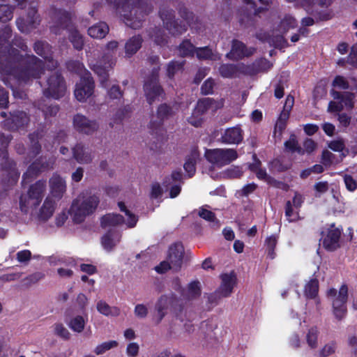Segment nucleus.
<instances>
[{"label":"nucleus","mask_w":357,"mask_h":357,"mask_svg":"<svg viewBox=\"0 0 357 357\" xmlns=\"http://www.w3.org/2000/svg\"><path fill=\"white\" fill-rule=\"evenodd\" d=\"M214 84L215 83L213 79L209 78L206 79L201 87L202 93L206 95L212 93Z\"/></svg>","instance_id":"obj_62"},{"label":"nucleus","mask_w":357,"mask_h":357,"mask_svg":"<svg viewBox=\"0 0 357 357\" xmlns=\"http://www.w3.org/2000/svg\"><path fill=\"white\" fill-rule=\"evenodd\" d=\"M99 203V199L94 195L83 193L77 197L72 204L70 215L74 222L80 223L92 214Z\"/></svg>","instance_id":"obj_3"},{"label":"nucleus","mask_w":357,"mask_h":357,"mask_svg":"<svg viewBox=\"0 0 357 357\" xmlns=\"http://www.w3.org/2000/svg\"><path fill=\"white\" fill-rule=\"evenodd\" d=\"M70 18L68 14L65 17L63 24H66V31L68 33L70 40L73 43L74 47L77 50H81L84 45V39L82 36L73 26L69 25Z\"/></svg>","instance_id":"obj_25"},{"label":"nucleus","mask_w":357,"mask_h":357,"mask_svg":"<svg viewBox=\"0 0 357 357\" xmlns=\"http://www.w3.org/2000/svg\"><path fill=\"white\" fill-rule=\"evenodd\" d=\"M73 155L79 163H89L93 159L91 151L82 144H77L73 149Z\"/></svg>","instance_id":"obj_29"},{"label":"nucleus","mask_w":357,"mask_h":357,"mask_svg":"<svg viewBox=\"0 0 357 357\" xmlns=\"http://www.w3.org/2000/svg\"><path fill=\"white\" fill-rule=\"evenodd\" d=\"M200 285L199 282H192L188 287V298L190 299L195 298L200 295Z\"/></svg>","instance_id":"obj_52"},{"label":"nucleus","mask_w":357,"mask_h":357,"mask_svg":"<svg viewBox=\"0 0 357 357\" xmlns=\"http://www.w3.org/2000/svg\"><path fill=\"white\" fill-rule=\"evenodd\" d=\"M319 291V282L317 279H311L307 282L304 288V294L307 299H314L317 305H319V300L317 298Z\"/></svg>","instance_id":"obj_32"},{"label":"nucleus","mask_w":357,"mask_h":357,"mask_svg":"<svg viewBox=\"0 0 357 357\" xmlns=\"http://www.w3.org/2000/svg\"><path fill=\"white\" fill-rule=\"evenodd\" d=\"M224 102L222 100L215 101L212 98H206L198 101L195 109H194L192 116L189 117L188 122L195 126L199 127L202 123V116L208 112H215L217 109L223 107Z\"/></svg>","instance_id":"obj_8"},{"label":"nucleus","mask_w":357,"mask_h":357,"mask_svg":"<svg viewBox=\"0 0 357 357\" xmlns=\"http://www.w3.org/2000/svg\"><path fill=\"white\" fill-rule=\"evenodd\" d=\"M10 141V136H5L3 134L0 133V155L2 156L3 158H6V149Z\"/></svg>","instance_id":"obj_55"},{"label":"nucleus","mask_w":357,"mask_h":357,"mask_svg":"<svg viewBox=\"0 0 357 357\" xmlns=\"http://www.w3.org/2000/svg\"><path fill=\"white\" fill-rule=\"evenodd\" d=\"M336 349L335 343H328L326 344L321 350L320 354L323 356H328L335 353Z\"/></svg>","instance_id":"obj_64"},{"label":"nucleus","mask_w":357,"mask_h":357,"mask_svg":"<svg viewBox=\"0 0 357 357\" xmlns=\"http://www.w3.org/2000/svg\"><path fill=\"white\" fill-rule=\"evenodd\" d=\"M96 309L101 314L108 317H116L120 315L121 310L118 307L110 306L104 301H99Z\"/></svg>","instance_id":"obj_31"},{"label":"nucleus","mask_w":357,"mask_h":357,"mask_svg":"<svg viewBox=\"0 0 357 357\" xmlns=\"http://www.w3.org/2000/svg\"><path fill=\"white\" fill-rule=\"evenodd\" d=\"M48 167V165H40V161L34 162L31 164L27 171L22 176V183L29 182V179H31L36 176L39 172Z\"/></svg>","instance_id":"obj_34"},{"label":"nucleus","mask_w":357,"mask_h":357,"mask_svg":"<svg viewBox=\"0 0 357 357\" xmlns=\"http://www.w3.org/2000/svg\"><path fill=\"white\" fill-rule=\"evenodd\" d=\"M327 298L331 301L333 312L338 319H343L347 313L346 303L348 298V287L342 284L339 291L334 288L329 289L326 292Z\"/></svg>","instance_id":"obj_5"},{"label":"nucleus","mask_w":357,"mask_h":357,"mask_svg":"<svg viewBox=\"0 0 357 357\" xmlns=\"http://www.w3.org/2000/svg\"><path fill=\"white\" fill-rule=\"evenodd\" d=\"M77 72L80 74L81 78L76 84L74 94L77 100L84 102L93 95L94 82L91 74L84 69L82 63H77Z\"/></svg>","instance_id":"obj_4"},{"label":"nucleus","mask_w":357,"mask_h":357,"mask_svg":"<svg viewBox=\"0 0 357 357\" xmlns=\"http://www.w3.org/2000/svg\"><path fill=\"white\" fill-rule=\"evenodd\" d=\"M333 86L341 89H347L349 88V82L342 76H336L333 82Z\"/></svg>","instance_id":"obj_58"},{"label":"nucleus","mask_w":357,"mask_h":357,"mask_svg":"<svg viewBox=\"0 0 357 357\" xmlns=\"http://www.w3.org/2000/svg\"><path fill=\"white\" fill-rule=\"evenodd\" d=\"M29 121L26 114L24 112H15L6 117L3 121V126L8 130H17L26 126Z\"/></svg>","instance_id":"obj_15"},{"label":"nucleus","mask_w":357,"mask_h":357,"mask_svg":"<svg viewBox=\"0 0 357 357\" xmlns=\"http://www.w3.org/2000/svg\"><path fill=\"white\" fill-rule=\"evenodd\" d=\"M170 310L174 316L183 321L182 314L184 311L183 302L181 298L174 293L161 296L155 305V313L152 320L155 324H159Z\"/></svg>","instance_id":"obj_2"},{"label":"nucleus","mask_w":357,"mask_h":357,"mask_svg":"<svg viewBox=\"0 0 357 357\" xmlns=\"http://www.w3.org/2000/svg\"><path fill=\"white\" fill-rule=\"evenodd\" d=\"M45 189L46 182L45 181H38L30 186L27 193L33 197L32 204L41 202Z\"/></svg>","instance_id":"obj_28"},{"label":"nucleus","mask_w":357,"mask_h":357,"mask_svg":"<svg viewBox=\"0 0 357 357\" xmlns=\"http://www.w3.org/2000/svg\"><path fill=\"white\" fill-rule=\"evenodd\" d=\"M109 32V26L105 22H100L88 29L89 35L94 38H102Z\"/></svg>","instance_id":"obj_35"},{"label":"nucleus","mask_w":357,"mask_h":357,"mask_svg":"<svg viewBox=\"0 0 357 357\" xmlns=\"http://www.w3.org/2000/svg\"><path fill=\"white\" fill-rule=\"evenodd\" d=\"M344 181L349 191L354 192L357 189V181L351 175L345 174Z\"/></svg>","instance_id":"obj_56"},{"label":"nucleus","mask_w":357,"mask_h":357,"mask_svg":"<svg viewBox=\"0 0 357 357\" xmlns=\"http://www.w3.org/2000/svg\"><path fill=\"white\" fill-rule=\"evenodd\" d=\"M285 215L289 222L295 221L298 218V209H296L291 204V202L288 201L286 204Z\"/></svg>","instance_id":"obj_51"},{"label":"nucleus","mask_w":357,"mask_h":357,"mask_svg":"<svg viewBox=\"0 0 357 357\" xmlns=\"http://www.w3.org/2000/svg\"><path fill=\"white\" fill-rule=\"evenodd\" d=\"M318 329L316 326H312L309 328L306 334V341L308 346L314 349L317 346Z\"/></svg>","instance_id":"obj_42"},{"label":"nucleus","mask_w":357,"mask_h":357,"mask_svg":"<svg viewBox=\"0 0 357 357\" xmlns=\"http://www.w3.org/2000/svg\"><path fill=\"white\" fill-rule=\"evenodd\" d=\"M144 92L147 100L149 104H151L155 100L159 99V97L162 94V89L158 82L157 76H153L149 78L144 84Z\"/></svg>","instance_id":"obj_16"},{"label":"nucleus","mask_w":357,"mask_h":357,"mask_svg":"<svg viewBox=\"0 0 357 357\" xmlns=\"http://www.w3.org/2000/svg\"><path fill=\"white\" fill-rule=\"evenodd\" d=\"M148 312V307L144 304H137L135 307L134 313L138 318L144 319L146 317Z\"/></svg>","instance_id":"obj_59"},{"label":"nucleus","mask_w":357,"mask_h":357,"mask_svg":"<svg viewBox=\"0 0 357 357\" xmlns=\"http://www.w3.org/2000/svg\"><path fill=\"white\" fill-rule=\"evenodd\" d=\"M347 61L353 66L357 68V44L352 46Z\"/></svg>","instance_id":"obj_63"},{"label":"nucleus","mask_w":357,"mask_h":357,"mask_svg":"<svg viewBox=\"0 0 357 357\" xmlns=\"http://www.w3.org/2000/svg\"><path fill=\"white\" fill-rule=\"evenodd\" d=\"M341 230L332 225L323 238V245L328 250H334L339 246Z\"/></svg>","instance_id":"obj_20"},{"label":"nucleus","mask_w":357,"mask_h":357,"mask_svg":"<svg viewBox=\"0 0 357 357\" xmlns=\"http://www.w3.org/2000/svg\"><path fill=\"white\" fill-rule=\"evenodd\" d=\"M198 215L202 219L208 221L211 227L215 229L220 227V221L216 218L215 213L210 209L209 206L205 205L197 210Z\"/></svg>","instance_id":"obj_30"},{"label":"nucleus","mask_w":357,"mask_h":357,"mask_svg":"<svg viewBox=\"0 0 357 357\" xmlns=\"http://www.w3.org/2000/svg\"><path fill=\"white\" fill-rule=\"evenodd\" d=\"M54 331L56 335L62 338L68 339L70 336V333L61 324H56L54 326Z\"/></svg>","instance_id":"obj_57"},{"label":"nucleus","mask_w":357,"mask_h":357,"mask_svg":"<svg viewBox=\"0 0 357 357\" xmlns=\"http://www.w3.org/2000/svg\"><path fill=\"white\" fill-rule=\"evenodd\" d=\"M207 160L215 167H222L238 158L236 150L232 149H215L207 150L205 153Z\"/></svg>","instance_id":"obj_9"},{"label":"nucleus","mask_w":357,"mask_h":357,"mask_svg":"<svg viewBox=\"0 0 357 357\" xmlns=\"http://www.w3.org/2000/svg\"><path fill=\"white\" fill-rule=\"evenodd\" d=\"M225 144H238L243 140V131L239 127H232L225 130L221 137Z\"/></svg>","instance_id":"obj_24"},{"label":"nucleus","mask_w":357,"mask_h":357,"mask_svg":"<svg viewBox=\"0 0 357 357\" xmlns=\"http://www.w3.org/2000/svg\"><path fill=\"white\" fill-rule=\"evenodd\" d=\"M195 51L197 57L200 60H218L220 59L219 54L213 52L208 47L197 48Z\"/></svg>","instance_id":"obj_40"},{"label":"nucleus","mask_w":357,"mask_h":357,"mask_svg":"<svg viewBox=\"0 0 357 357\" xmlns=\"http://www.w3.org/2000/svg\"><path fill=\"white\" fill-rule=\"evenodd\" d=\"M287 2L294 3L296 6L304 8L307 11L313 10L317 7H328L331 3V0H286Z\"/></svg>","instance_id":"obj_26"},{"label":"nucleus","mask_w":357,"mask_h":357,"mask_svg":"<svg viewBox=\"0 0 357 357\" xmlns=\"http://www.w3.org/2000/svg\"><path fill=\"white\" fill-rule=\"evenodd\" d=\"M221 284L215 292L218 298L229 296L236 282V278L234 273H225L221 275Z\"/></svg>","instance_id":"obj_17"},{"label":"nucleus","mask_w":357,"mask_h":357,"mask_svg":"<svg viewBox=\"0 0 357 357\" xmlns=\"http://www.w3.org/2000/svg\"><path fill=\"white\" fill-rule=\"evenodd\" d=\"M244 1L255 10V14L264 10L269 4V0H244Z\"/></svg>","instance_id":"obj_43"},{"label":"nucleus","mask_w":357,"mask_h":357,"mask_svg":"<svg viewBox=\"0 0 357 357\" xmlns=\"http://www.w3.org/2000/svg\"><path fill=\"white\" fill-rule=\"evenodd\" d=\"M121 236L118 234L108 233L102 238V245L105 250L110 251L119 242Z\"/></svg>","instance_id":"obj_39"},{"label":"nucleus","mask_w":357,"mask_h":357,"mask_svg":"<svg viewBox=\"0 0 357 357\" xmlns=\"http://www.w3.org/2000/svg\"><path fill=\"white\" fill-rule=\"evenodd\" d=\"M118 346V342L115 340H110L107 342H102V344L98 345L95 349L94 353L96 355H101L105 353L107 351L112 348H115Z\"/></svg>","instance_id":"obj_46"},{"label":"nucleus","mask_w":357,"mask_h":357,"mask_svg":"<svg viewBox=\"0 0 357 357\" xmlns=\"http://www.w3.org/2000/svg\"><path fill=\"white\" fill-rule=\"evenodd\" d=\"M32 200L33 197H31L28 193L22 195L20 197V207L22 212L26 213H32V211L40 204L35 203L34 204H32Z\"/></svg>","instance_id":"obj_37"},{"label":"nucleus","mask_w":357,"mask_h":357,"mask_svg":"<svg viewBox=\"0 0 357 357\" xmlns=\"http://www.w3.org/2000/svg\"><path fill=\"white\" fill-rule=\"evenodd\" d=\"M39 17L37 15V10L35 6H31L26 15V19L20 18L17 20V26L21 32H28L34 29L39 24Z\"/></svg>","instance_id":"obj_13"},{"label":"nucleus","mask_w":357,"mask_h":357,"mask_svg":"<svg viewBox=\"0 0 357 357\" xmlns=\"http://www.w3.org/2000/svg\"><path fill=\"white\" fill-rule=\"evenodd\" d=\"M36 52L44 58L47 66L52 70L57 66V62L52 59L51 56V47L49 44L43 42H37L34 45Z\"/></svg>","instance_id":"obj_22"},{"label":"nucleus","mask_w":357,"mask_h":357,"mask_svg":"<svg viewBox=\"0 0 357 357\" xmlns=\"http://www.w3.org/2000/svg\"><path fill=\"white\" fill-rule=\"evenodd\" d=\"M112 67V64L109 63L107 66L102 67L100 64H96L93 66V71L98 75L100 77V82L103 86H105V82L107 80L108 77V71L109 68Z\"/></svg>","instance_id":"obj_41"},{"label":"nucleus","mask_w":357,"mask_h":357,"mask_svg":"<svg viewBox=\"0 0 357 357\" xmlns=\"http://www.w3.org/2000/svg\"><path fill=\"white\" fill-rule=\"evenodd\" d=\"M88 321V316L86 314H73L69 317L66 321L68 327L76 333H81L84 331L85 325Z\"/></svg>","instance_id":"obj_27"},{"label":"nucleus","mask_w":357,"mask_h":357,"mask_svg":"<svg viewBox=\"0 0 357 357\" xmlns=\"http://www.w3.org/2000/svg\"><path fill=\"white\" fill-rule=\"evenodd\" d=\"M119 207L120 210L124 213L126 219H124L121 215L114 213L107 214L101 219V225L102 227L106 229L123 223L126 224L128 228L134 227L136 225L138 220L137 217L130 211L127 210L123 202L119 203Z\"/></svg>","instance_id":"obj_6"},{"label":"nucleus","mask_w":357,"mask_h":357,"mask_svg":"<svg viewBox=\"0 0 357 357\" xmlns=\"http://www.w3.org/2000/svg\"><path fill=\"white\" fill-rule=\"evenodd\" d=\"M73 124L77 131L86 135L93 134L99 128V124L96 120L89 119L80 114L74 116Z\"/></svg>","instance_id":"obj_11"},{"label":"nucleus","mask_w":357,"mask_h":357,"mask_svg":"<svg viewBox=\"0 0 357 357\" xmlns=\"http://www.w3.org/2000/svg\"><path fill=\"white\" fill-rule=\"evenodd\" d=\"M172 114V108L167 105L166 104L160 105L157 111V116L159 119L160 121H162L164 119H167Z\"/></svg>","instance_id":"obj_53"},{"label":"nucleus","mask_w":357,"mask_h":357,"mask_svg":"<svg viewBox=\"0 0 357 357\" xmlns=\"http://www.w3.org/2000/svg\"><path fill=\"white\" fill-rule=\"evenodd\" d=\"M219 72L222 77L226 78L233 77L237 75L238 73L245 74H252L255 73L252 69L250 67L245 66L243 63H240L236 66L231 64H222L219 68Z\"/></svg>","instance_id":"obj_18"},{"label":"nucleus","mask_w":357,"mask_h":357,"mask_svg":"<svg viewBox=\"0 0 357 357\" xmlns=\"http://www.w3.org/2000/svg\"><path fill=\"white\" fill-rule=\"evenodd\" d=\"M254 48H246L244 44L238 40H234L231 50L227 56L231 59H239L244 56H248L253 54Z\"/></svg>","instance_id":"obj_23"},{"label":"nucleus","mask_w":357,"mask_h":357,"mask_svg":"<svg viewBox=\"0 0 357 357\" xmlns=\"http://www.w3.org/2000/svg\"><path fill=\"white\" fill-rule=\"evenodd\" d=\"M109 3H114L116 5L129 3L132 2L135 3V7L132 8L130 11V17L125 15L126 20V24L133 29H138L141 26L142 18L144 17V13L147 14L151 10V7L146 6V8L144 9L145 5L141 2L139 0H106Z\"/></svg>","instance_id":"obj_7"},{"label":"nucleus","mask_w":357,"mask_h":357,"mask_svg":"<svg viewBox=\"0 0 357 357\" xmlns=\"http://www.w3.org/2000/svg\"><path fill=\"white\" fill-rule=\"evenodd\" d=\"M142 39L139 36L130 38L125 45L126 55L128 57L135 54L141 47Z\"/></svg>","instance_id":"obj_36"},{"label":"nucleus","mask_w":357,"mask_h":357,"mask_svg":"<svg viewBox=\"0 0 357 357\" xmlns=\"http://www.w3.org/2000/svg\"><path fill=\"white\" fill-rule=\"evenodd\" d=\"M184 248L181 243H175L169 248L167 259L172 264L173 270H178L183 263Z\"/></svg>","instance_id":"obj_21"},{"label":"nucleus","mask_w":357,"mask_h":357,"mask_svg":"<svg viewBox=\"0 0 357 357\" xmlns=\"http://www.w3.org/2000/svg\"><path fill=\"white\" fill-rule=\"evenodd\" d=\"M180 55L182 56H192L195 51V47L189 40H183L178 47Z\"/></svg>","instance_id":"obj_47"},{"label":"nucleus","mask_w":357,"mask_h":357,"mask_svg":"<svg viewBox=\"0 0 357 357\" xmlns=\"http://www.w3.org/2000/svg\"><path fill=\"white\" fill-rule=\"evenodd\" d=\"M250 169L252 172H254L256 174L257 177L259 179L263 180L270 185H276L277 181L272 177L268 176L265 169H263L260 167L259 161H256L255 163L250 165Z\"/></svg>","instance_id":"obj_33"},{"label":"nucleus","mask_w":357,"mask_h":357,"mask_svg":"<svg viewBox=\"0 0 357 357\" xmlns=\"http://www.w3.org/2000/svg\"><path fill=\"white\" fill-rule=\"evenodd\" d=\"M296 26V20L291 16H285L281 21L279 26V31L281 33H286L290 29H293Z\"/></svg>","instance_id":"obj_45"},{"label":"nucleus","mask_w":357,"mask_h":357,"mask_svg":"<svg viewBox=\"0 0 357 357\" xmlns=\"http://www.w3.org/2000/svg\"><path fill=\"white\" fill-rule=\"evenodd\" d=\"M160 17L167 29L173 35L181 34L186 31L185 25L178 24L173 20V14L172 10L162 9L160 10Z\"/></svg>","instance_id":"obj_14"},{"label":"nucleus","mask_w":357,"mask_h":357,"mask_svg":"<svg viewBox=\"0 0 357 357\" xmlns=\"http://www.w3.org/2000/svg\"><path fill=\"white\" fill-rule=\"evenodd\" d=\"M183 66V62L172 61L167 66V75L169 77H172L175 73L181 70Z\"/></svg>","instance_id":"obj_54"},{"label":"nucleus","mask_w":357,"mask_h":357,"mask_svg":"<svg viewBox=\"0 0 357 357\" xmlns=\"http://www.w3.org/2000/svg\"><path fill=\"white\" fill-rule=\"evenodd\" d=\"M285 148L291 152H297L299 154H304L303 149L298 145V142L294 135H291L289 140L284 143Z\"/></svg>","instance_id":"obj_50"},{"label":"nucleus","mask_w":357,"mask_h":357,"mask_svg":"<svg viewBox=\"0 0 357 357\" xmlns=\"http://www.w3.org/2000/svg\"><path fill=\"white\" fill-rule=\"evenodd\" d=\"M328 147L334 151L341 152L344 149L345 144L343 139H336L330 142Z\"/></svg>","instance_id":"obj_61"},{"label":"nucleus","mask_w":357,"mask_h":357,"mask_svg":"<svg viewBox=\"0 0 357 357\" xmlns=\"http://www.w3.org/2000/svg\"><path fill=\"white\" fill-rule=\"evenodd\" d=\"M197 157L198 155L197 153H193L191 155V156L187 159L186 162L184 164V169L185 172L188 174L189 177H192L195 173V164Z\"/></svg>","instance_id":"obj_44"},{"label":"nucleus","mask_w":357,"mask_h":357,"mask_svg":"<svg viewBox=\"0 0 357 357\" xmlns=\"http://www.w3.org/2000/svg\"><path fill=\"white\" fill-rule=\"evenodd\" d=\"M354 93L349 92L344 93V96L341 100V102L342 103L343 106L348 109H352L354 107Z\"/></svg>","instance_id":"obj_60"},{"label":"nucleus","mask_w":357,"mask_h":357,"mask_svg":"<svg viewBox=\"0 0 357 357\" xmlns=\"http://www.w3.org/2000/svg\"><path fill=\"white\" fill-rule=\"evenodd\" d=\"M277 237L275 236H271L266 239L265 244L266 246L268 257L271 259H273L275 256L274 252L275 247L277 243Z\"/></svg>","instance_id":"obj_48"},{"label":"nucleus","mask_w":357,"mask_h":357,"mask_svg":"<svg viewBox=\"0 0 357 357\" xmlns=\"http://www.w3.org/2000/svg\"><path fill=\"white\" fill-rule=\"evenodd\" d=\"M50 195L48 197L60 199L66 190V183L60 175L54 174L49 181Z\"/></svg>","instance_id":"obj_12"},{"label":"nucleus","mask_w":357,"mask_h":357,"mask_svg":"<svg viewBox=\"0 0 357 357\" xmlns=\"http://www.w3.org/2000/svg\"><path fill=\"white\" fill-rule=\"evenodd\" d=\"M54 211V202H52L50 197H47L45 199L43 205L40 209L39 218L43 220H46L52 215Z\"/></svg>","instance_id":"obj_38"},{"label":"nucleus","mask_w":357,"mask_h":357,"mask_svg":"<svg viewBox=\"0 0 357 357\" xmlns=\"http://www.w3.org/2000/svg\"><path fill=\"white\" fill-rule=\"evenodd\" d=\"M13 8L8 5L0 6V21L6 22L13 18Z\"/></svg>","instance_id":"obj_49"},{"label":"nucleus","mask_w":357,"mask_h":357,"mask_svg":"<svg viewBox=\"0 0 357 357\" xmlns=\"http://www.w3.org/2000/svg\"><path fill=\"white\" fill-rule=\"evenodd\" d=\"M66 90V87L63 77L58 72H55L47 79L43 93L47 97L59 99L64 96Z\"/></svg>","instance_id":"obj_10"},{"label":"nucleus","mask_w":357,"mask_h":357,"mask_svg":"<svg viewBox=\"0 0 357 357\" xmlns=\"http://www.w3.org/2000/svg\"><path fill=\"white\" fill-rule=\"evenodd\" d=\"M8 166L4 167L2 174V183L6 187L15 185L18 181L20 173L17 172L15 165L8 160H6Z\"/></svg>","instance_id":"obj_19"},{"label":"nucleus","mask_w":357,"mask_h":357,"mask_svg":"<svg viewBox=\"0 0 357 357\" xmlns=\"http://www.w3.org/2000/svg\"><path fill=\"white\" fill-rule=\"evenodd\" d=\"M11 36V30L6 26L0 32V73L13 76L20 82H27L40 77L43 72V62L33 56L23 58L19 50L14 47H4Z\"/></svg>","instance_id":"obj_1"}]
</instances>
